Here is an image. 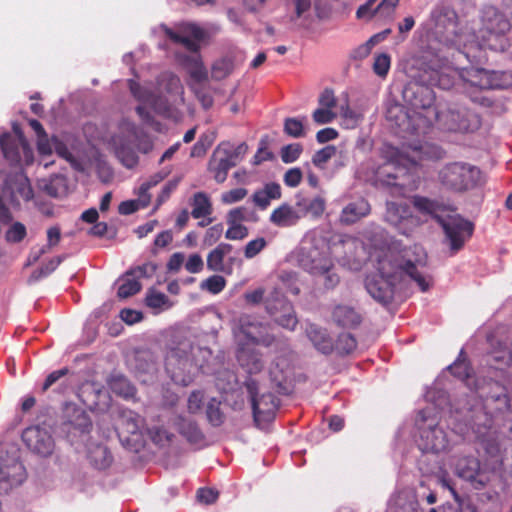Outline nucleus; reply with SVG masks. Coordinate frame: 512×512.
Masks as SVG:
<instances>
[{
  "label": "nucleus",
  "mask_w": 512,
  "mask_h": 512,
  "mask_svg": "<svg viewBox=\"0 0 512 512\" xmlns=\"http://www.w3.org/2000/svg\"><path fill=\"white\" fill-rule=\"evenodd\" d=\"M411 100L414 108L411 114H406L411 133L419 134L435 124L439 129L453 132H472L479 128L481 122L477 114L465 107L452 102H439L432 105L434 95L428 87L417 86Z\"/></svg>",
  "instance_id": "f257e3e1"
},
{
  "label": "nucleus",
  "mask_w": 512,
  "mask_h": 512,
  "mask_svg": "<svg viewBox=\"0 0 512 512\" xmlns=\"http://www.w3.org/2000/svg\"><path fill=\"white\" fill-rule=\"evenodd\" d=\"M386 262L392 269L390 273L386 271V298L390 290L392 299L402 300L407 279L413 280L422 292L434 284L430 274L419 270L426 265V254L419 246L404 247L400 241L386 238Z\"/></svg>",
  "instance_id": "f03ea898"
},
{
  "label": "nucleus",
  "mask_w": 512,
  "mask_h": 512,
  "mask_svg": "<svg viewBox=\"0 0 512 512\" xmlns=\"http://www.w3.org/2000/svg\"><path fill=\"white\" fill-rule=\"evenodd\" d=\"M430 149L420 145L406 151L386 145V188L397 190L399 195L415 190L419 163L430 157Z\"/></svg>",
  "instance_id": "7ed1b4c3"
},
{
  "label": "nucleus",
  "mask_w": 512,
  "mask_h": 512,
  "mask_svg": "<svg viewBox=\"0 0 512 512\" xmlns=\"http://www.w3.org/2000/svg\"><path fill=\"white\" fill-rule=\"evenodd\" d=\"M348 262L353 261L356 265L363 262L370 263L374 272L367 274L365 279V288L372 298L381 304H384V268L382 261L384 259L383 243L372 244L364 243L360 239L347 236L341 241Z\"/></svg>",
  "instance_id": "20e7f679"
},
{
  "label": "nucleus",
  "mask_w": 512,
  "mask_h": 512,
  "mask_svg": "<svg viewBox=\"0 0 512 512\" xmlns=\"http://www.w3.org/2000/svg\"><path fill=\"white\" fill-rule=\"evenodd\" d=\"M439 180L448 190L462 193L481 184V171L469 163L453 162L440 170Z\"/></svg>",
  "instance_id": "39448f33"
},
{
  "label": "nucleus",
  "mask_w": 512,
  "mask_h": 512,
  "mask_svg": "<svg viewBox=\"0 0 512 512\" xmlns=\"http://www.w3.org/2000/svg\"><path fill=\"white\" fill-rule=\"evenodd\" d=\"M499 73L484 69H471L461 74L464 93L474 102L484 107H491L493 102L482 95L483 90L498 89Z\"/></svg>",
  "instance_id": "423d86ee"
},
{
  "label": "nucleus",
  "mask_w": 512,
  "mask_h": 512,
  "mask_svg": "<svg viewBox=\"0 0 512 512\" xmlns=\"http://www.w3.org/2000/svg\"><path fill=\"white\" fill-rule=\"evenodd\" d=\"M297 261L303 270L312 275H322L333 268L329 247L325 243L301 247Z\"/></svg>",
  "instance_id": "0eeeda50"
},
{
  "label": "nucleus",
  "mask_w": 512,
  "mask_h": 512,
  "mask_svg": "<svg viewBox=\"0 0 512 512\" xmlns=\"http://www.w3.org/2000/svg\"><path fill=\"white\" fill-rule=\"evenodd\" d=\"M192 362L187 348H171L165 358V369L171 380L178 385L188 386L193 381Z\"/></svg>",
  "instance_id": "6e6552de"
},
{
  "label": "nucleus",
  "mask_w": 512,
  "mask_h": 512,
  "mask_svg": "<svg viewBox=\"0 0 512 512\" xmlns=\"http://www.w3.org/2000/svg\"><path fill=\"white\" fill-rule=\"evenodd\" d=\"M245 387L249 394L253 417L256 422L269 421L275 416L278 409L279 399L271 392L258 396V383L254 379H247Z\"/></svg>",
  "instance_id": "1a4fd4ad"
},
{
  "label": "nucleus",
  "mask_w": 512,
  "mask_h": 512,
  "mask_svg": "<svg viewBox=\"0 0 512 512\" xmlns=\"http://www.w3.org/2000/svg\"><path fill=\"white\" fill-rule=\"evenodd\" d=\"M435 218L442 226L446 239L449 241L452 254L458 252L464 246L465 242L470 239L474 231L472 222L460 217L452 216L448 219H442L435 215Z\"/></svg>",
  "instance_id": "9d476101"
},
{
  "label": "nucleus",
  "mask_w": 512,
  "mask_h": 512,
  "mask_svg": "<svg viewBox=\"0 0 512 512\" xmlns=\"http://www.w3.org/2000/svg\"><path fill=\"white\" fill-rule=\"evenodd\" d=\"M237 324L244 337L254 345L271 347L276 342V337L270 333L269 324L258 321L252 315L241 314Z\"/></svg>",
  "instance_id": "9b49d317"
},
{
  "label": "nucleus",
  "mask_w": 512,
  "mask_h": 512,
  "mask_svg": "<svg viewBox=\"0 0 512 512\" xmlns=\"http://www.w3.org/2000/svg\"><path fill=\"white\" fill-rule=\"evenodd\" d=\"M473 390L483 400L495 403L498 411L510 410V397L507 393V388L499 381L487 377L476 378Z\"/></svg>",
  "instance_id": "f8f14e48"
},
{
  "label": "nucleus",
  "mask_w": 512,
  "mask_h": 512,
  "mask_svg": "<svg viewBox=\"0 0 512 512\" xmlns=\"http://www.w3.org/2000/svg\"><path fill=\"white\" fill-rule=\"evenodd\" d=\"M426 411L418 414L417 425L420 426V448L425 452L440 453L448 449L449 440L446 432L439 426H429L423 428L422 422L426 420Z\"/></svg>",
  "instance_id": "ddd939ff"
},
{
  "label": "nucleus",
  "mask_w": 512,
  "mask_h": 512,
  "mask_svg": "<svg viewBox=\"0 0 512 512\" xmlns=\"http://www.w3.org/2000/svg\"><path fill=\"white\" fill-rule=\"evenodd\" d=\"M22 440L29 450L43 457H47L53 452L54 440L52 435L39 426L26 428L22 433Z\"/></svg>",
  "instance_id": "4468645a"
},
{
  "label": "nucleus",
  "mask_w": 512,
  "mask_h": 512,
  "mask_svg": "<svg viewBox=\"0 0 512 512\" xmlns=\"http://www.w3.org/2000/svg\"><path fill=\"white\" fill-rule=\"evenodd\" d=\"M63 429L68 434L83 435L89 433L92 422L88 414L76 405H68L65 409Z\"/></svg>",
  "instance_id": "2eb2a0df"
},
{
  "label": "nucleus",
  "mask_w": 512,
  "mask_h": 512,
  "mask_svg": "<svg viewBox=\"0 0 512 512\" xmlns=\"http://www.w3.org/2000/svg\"><path fill=\"white\" fill-rule=\"evenodd\" d=\"M26 479L24 465L14 460L10 464L0 465V491L8 492L13 487L21 485Z\"/></svg>",
  "instance_id": "dca6fc26"
},
{
  "label": "nucleus",
  "mask_w": 512,
  "mask_h": 512,
  "mask_svg": "<svg viewBox=\"0 0 512 512\" xmlns=\"http://www.w3.org/2000/svg\"><path fill=\"white\" fill-rule=\"evenodd\" d=\"M455 471L460 478L471 482L477 489L485 485L481 479L480 462L475 457H460L455 463Z\"/></svg>",
  "instance_id": "f3484780"
},
{
  "label": "nucleus",
  "mask_w": 512,
  "mask_h": 512,
  "mask_svg": "<svg viewBox=\"0 0 512 512\" xmlns=\"http://www.w3.org/2000/svg\"><path fill=\"white\" fill-rule=\"evenodd\" d=\"M386 221L401 234H406L407 224L411 222V211L405 201L386 203Z\"/></svg>",
  "instance_id": "a211bd4d"
},
{
  "label": "nucleus",
  "mask_w": 512,
  "mask_h": 512,
  "mask_svg": "<svg viewBox=\"0 0 512 512\" xmlns=\"http://www.w3.org/2000/svg\"><path fill=\"white\" fill-rule=\"evenodd\" d=\"M233 167L235 162L230 161L226 156L223 146H217L208 162V171L213 175L214 180L217 183L225 182L229 170Z\"/></svg>",
  "instance_id": "6ab92c4d"
},
{
  "label": "nucleus",
  "mask_w": 512,
  "mask_h": 512,
  "mask_svg": "<svg viewBox=\"0 0 512 512\" xmlns=\"http://www.w3.org/2000/svg\"><path fill=\"white\" fill-rule=\"evenodd\" d=\"M236 357L239 365L250 375L261 372L264 367L261 353L247 344L239 346Z\"/></svg>",
  "instance_id": "aec40b11"
},
{
  "label": "nucleus",
  "mask_w": 512,
  "mask_h": 512,
  "mask_svg": "<svg viewBox=\"0 0 512 512\" xmlns=\"http://www.w3.org/2000/svg\"><path fill=\"white\" fill-rule=\"evenodd\" d=\"M483 27L490 34L504 35L510 30L511 24L495 7H487L483 11Z\"/></svg>",
  "instance_id": "412c9836"
},
{
  "label": "nucleus",
  "mask_w": 512,
  "mask_h": 512,
  "mask_svg": "<svg viewBox=\"0 0 512 512\" xmlns=\"http://www.w3.org/2000/svg\"><path fill=\"white\" fill-rule=\"evenodd\" d=\"M371 212L369 202L364 198H359L348 203L341 211L339 221L344 225H352L368 216Z\"/></svg>",
  "instance_id": "4be33fe9"
},
{
  "label": "nucleus",
  "mask_w": 512,
  "mask_h": 512,
  "mask_svg": "<svg viewBox=\"0 0 512 512\" xmlns=\"http://www.w3.org/2000/svg\"><path fill=\"white\" fill-rule=\"evenodd\" d=\"M306 334L313 346L322 354L329 355L334 352V341L325 329L316 324H309Z\"/></svg>",
  "instance_id": "5701e85b"
},
{
  "label": "nucleus",
  "mask_w": 512,
  "mask_h": 512,
  "mask_svg": "<svg viewBox=\"0 0 512 512\" xmlns=\"http://www.w3.org/2000/svg\"><path fill=\"white\" fill-rule=\"evenodd\" d=\"M143 425V418L131 410H122L119 414L118 427L121 430L119 437L128 440L123 433L138 436Z\"/></svg>",
  "instance_id": "b1692460"
},
{
  "label": "nucleus",
  "mask_w": 512,
  "mask_h": 512,
  "mask_svg": "<svg viewBox=\"0 0 512 512\" xmlns=\"http://www.w3.org/2000/svg\"><path fill=\"white\" fill-rule=\"evenodd\" d=\"M333 321L343 328H355L361 323V315L351 306L337 305L332 311Z\"/></svg>",
  "instance_id": "393cba45"
},
{
  "label": "nucleus",
  "mask_w": 512,
  "mask_h": 512,
  "mask_svg": "<svg viewBox=\"0 0 512 512\" xmlns=\"http://www.w3.org/2000/svg\"><path fill=\"white\" fill-rule=\"evenodd\" d=\"M299 219H301V214L287 203H283L278 208L274 209L270 215V221L278 227L293 226Z\"/></svg>",
  "instance_id": "a878e982"
},
{
  "label": "nucleus",
  "mask_w": 512,
  "mask_h": 512,
  "mask_svg": "<svg viewBox=\"0 0 512 512\" xmlns=\"http://www.w3.org/2000/svg\"><path fill=\"white\" fill-rule=\"evenodd\" d=\"M453 376L463 381L467 387L473 390L476 379L472 377V368L468 363L467 356L463 350L460 351L457 360L448 367Z\"/></svg>",
  "instance_id": "bb28decb"
},
{
  "label": "nucleus",
  "mask_w": 512,
  "mask_h": 512,
  "mask_svg": "<svg viewBox=\"0 0 512 512\" xmlns=\"http://www.w3.org/2000/svg\"><path fill=\"white\" fill-rule=\"evenodd\" d=\"M192 208L191 216L194 219L209 217L213 213V206L210 197L205 192H196L189 200Z\"/></svg>",
  "instance_id": "cd10ccee"
},
{
  "label": "nucleus",
  "mask_w": 512,
  "mask_h": 512,
  "mask_svg": "<svg viewBox=\"0 0 512 512\" xmlns=\"http://www.w3.org/2000/svg\"><path fill=\"white\" fill-rule=\"evenodd\" d=\"M252 198L255 205L264 210L270 205L271 200L281 198V187L275 182L267 183L263 189L257 190Z\"/></svg>",
  "instance_id": "c85d7f7f"
},
{
  "label": "nucleus",
  "mask_w": 512,
  "mask_h": 512,
  "mask_svg": "<svg viewBox=\"0 0 512 512\" xmlns=\"http://www.w3.org/2000/svg\"><path fill=\"white\" fill-rule=\"evenodd\" d=\"M88 459L91 465L99 470L107 469L113 461L111 452L102 444L89 446Z\"/></svg>",
  "instance_id": "c756f323"
},
{
  "label": "nucleus",
  "mask_w": 512,
  "mask_h": 512,
  "mask_svg": "<svg viewBox=\"0 0 512 512\" xmlns=\"http://www.w3.org/2000/svg\"><path fill=\"white\" fill-rule=\"evenodd\" d=\"M232 245L220 243L207 255V268L214 272L224 271V257L232 251Z\"/></svg>",
  "instance_id": "7c9ffc66"
},
{
  "label": "nucleus",
  "mask_w": 512,
  "mask_h": 512,
  "mask_svg": "<svg viewBox=\"0 0 512 512\" xmlns=\"http://www.w3.org/2000/svg\"><path fill=\"white\" fill-rule=\"evenodd\" d=\"M108 386L114 394L125 399L132 398L136 394V388L123 375L111 376L108 381Z\"/></svg>",
  "instance_id": "2f4dec72"
},
{
  "label": "nucleus",
  "mask_w": 512,
  "mask_h": 512,
  "mask_svg": "<svg viewBox=\"0 0 512 512\" xmlns=\"http://www.w3.org/2000/svg\"><path fill=\"white\" fill-rule=\"evenodd\" d=\"M281 303L282 312H280L273 319L281 327L293 331L298 324V319L296 317L293 305L289 300H281Z\"/></svg>",
  "instance_id": "473e14b6"
},
{
  "label": "nucleus",
  "mask_w": 512,
  "mask_h": 512,
  "mask_svg": "<svg viewBox=\"0 0 512 512\" xmlns=\"http://www.w3.org/2000/svg\"><path fill=\"white\" fill-rule=\"evenodd\" d=\"M185 65L190 77L197 83H203L208 80V71L204 66L199 54L186 58Z\"/></svg>",
  "instance_id": "72a5a7b5"
},
{
  "label": "nucleus",
  "mask_w": 512,
  "mask_h": 512,
  "mask_svg": "<svg viewBox=\"0 0 512 512\" xmlns=\"http://www.w3.org/2000/svg\"><path fill=\"white\" fill-rule=\"evenodd\" d=\"M178 430L189 443L197 444L204 439V434L198 427L197 423L192 420L181 419L178 424Z\"/></svg>",
  "instance_id": "f704fd0d"
},
{
  "label": "nucleus",
  "mask_w": 512,
  "mask_h": 512,
  "mask_svg": "<svg viewBox=\"0 0 512 512\" xmlns=\"http://www.w3.org/2000/svg\"><path fill=\"white\" fill-rule=\"evenodd\" d=\"M356 347L357 341L350 333L339 334L337 340L334 342V351L340 356L351 354Z\"/></svg>",
  "instance_id": "c9c22d12"
},
{
  "label": "nucleus",
  "mask_w": 512,
  "mask_h": 512,
  "mask_svg": "<svg viewBox=\"0 0 512 512\" xmlns=\"http://www.w3.org/2000/svg\"><path fill=\"white\" fill-rule=\"evenodd\" d=\"M145 304L151 309H167L171 306L169 298L154 288L148 289L145 297Z\"/></svg>",
  "instance_id": "e433bc0d"
},
{
  "label": "nucleus",
  "mask_w": 512,
  "mask_h": 512,
  "mask_svg": "<svg viewBox=\"0 0 512 512\" xmlns=\"http://www.w3.org/2000/svg\"><path fill=\"white\" fill-rule=\"evenodd\" d=\"M163 31L172 42L183 45L188 51L194 53V55L199 54L200 45L197 41L182 36L167 26H163Z\"/></svg>",
  "instance_id": "4c0bfd02"
},
{
  "label": "nucleus",
  "mask_w": 512,
  "mask_h": 512,
  "mask_svg": "<svg viewBox=\"0 0 512 512\" xmlns=\"http://www.w3.org/2000/svg\"><path fill=\"white\" fill-rule=\"evenodd\" d=\"M221 402L212 398L206 407V416L209 423L214 427L221 426L225 421V415L220 409Z\"/></svg>",
  "instance_id": "58836bf2"
},
{
  "label": "nucleus",
  "mask_w": 512,
  "mask_h": 512,
  "mask_svg": "<svg viewBox=\"0 0 512 512\" xmlns=\"http://www.w3.org/2000/svg\"><path fill=\"white\" fill-rule=\"evenodd\" d=\"M234 65L232 60L222 58L214 62L211 69V75L214 80H222L229 76L233 71Z\"/></svg>",
  "instance_id": "ea45409f"
},
{
  "label": "nucleus",
  "mask_w": 512,
  "mask_h": 512,
  "mask_svg": "<svg viewBox=\"0 0 512 512\" xmlns=\"http://www.w3.org/2000/svg\"><path fill=\"white\" fill-rule=\"evenodd\" d=\"M281 300H288L284 295L278 291L272 292L267 298H265L264 304L266 312L271 316L275 317L282 312Z\"/></svg>",
  "instance_id": "a19ab883"
},
{
  "label": "nucleus",
  "mask_w": 512,
  "mask_h": 512,
  "mask_svg": "<svg viewBox=\"0 0 512 512\" xmlns=\"http://www.w3.org/2000/svg\"><path fill=\"white\" fill-rule=\"evenodd\" d=\"M218 146H223L226 156L230 161L235 162V166L241 161L248 151V146L244 142L235 147L229 142H222Z\"/></svg>",
  "instance_id": "79ce46f5"
},
{
  "label": "nucleus",
  "mask_w": 512,
  "mask_h": 512,
  "mask_svg": "<svg viewBox=\"0 0 512 512\" xmlns=\"http://www.w3.org/2000/svg\"><path fill=\"white\" fill-rule=\"evenodd\" d=\"M458 78H461V74L456 71H441L435 74L433 81L439 88L448 90L455 85Z\"/></svg>",
  "instance_id": "37998d69"
},
{
  "label": "nucleus",
  "mask_w": 512,
  "mask_h": 512,
  "mask_svg": "<svg viewBox=\"0 0 512 512\" xmlns=\"http://www.w3.org/2000/svg\"><path fill=\"white\" fill-rule=\"evenodd\" d=\"M383 5L384 0H368L357 9L356 17L360 20H370Z\"/></svg>",
  "instance_id": "c03bdc74"
},
{
  "label": "nucleus",
  "mask_w": 512,
  "mask_h": 512,
  "mask_svg": "<svg viewBox=\"0 0 512 512\" xmlns=\"http://www.w3.org/2000/svg\"><path fill=\"white\" fill-rule=\"evenodd\" d=\"M141 287V283L138 281V279L130 278V276H127V278L119 286L117 295L119 298H128L137 294L141 290Z\"/></svg>",
  "instance_id": "a18cd8bd"
},
{
  "label": "nucleus",
  "mask_w": 512,
  "mask_h": 512,
  "mask_svg": "<svg viewBox=\"0 0 512 512\" xmlns=\"http://www.w3.org/2000/svg\"><path fill=\"white\" fill-rule=\"evenodd\" d=\"M337 149L334 145H327L316 151L312 157V163L318 168H324L325 164L336 155Z\"/></svg>",
  "instance_id": "49530a36"
},
{
  "label": "nucleus",
  "mask_w": 512,
  "mask_h": 512,
  "mask_svg": "<svg viewBox=\"0 0 512 512\" xmlns=\"http://www.w3.org/2000/svg\"><path fill=\"white\" fill-rule=\"evenodd\" d=\"M413 205L421 213L432 216L435 215L439 209L437 202L422 196H415L413 198Z\"/></svg>",
  "instance_id": "de8ad7c7"
},
{
  "label": "nucleus",
  "mask_w": 512,
  "mask_h": 512,
  "mask_svg": "<svg viewBox=\"0 0 512 512\" xmlns=\"http://www.w3.org/2000/svg\"><path fill=\"white\" fill-rule=\"evenodd\" d=\"M396 505L399 508L398 512H418V501L411 493H404L398 496Z\"/></svg>",
  "instance_id": "09e8293b"
},
{
  "label": "nucleus",
  "mask_w": 512,
  "mask_h": 512,
  "mask_svg": "<svg viewBox=\"0 0 512 512\" xmlns=\"http://www.w3.org/2000/svg\"><path fill=\"white\" fill-rule=\"evenodd\" d=\"M284 132L293 138H301L305 136L303 122L298 118H286L284 121Z\"/></svg>",
  "instance_id": "8fccbe9b"
},
{
  "label": "nucleus",
  "mask_w": 512,
  "mask_h": 512,
  "mask_svg": "<svg viewBox=\"0 0 512 512\" xmlns=\"http://www.w3.org/2000/svg\"><path fill=\"white\" fill-rule=\"evenodd\" d=\"M302 151L303 146L300 143L285 145L281 149V159L286 164L293 163L300 157Z\"/></svg>",
  "instance_id": "3c124183"
},
{
  "label": "nucleus",
  "mask_w": 512,
  "mask_h": 512,
  "mask_svg": "<svg viewBox=\"0 0 512 512\" xmlns=\"http://www.w3.org/2000/svg\"><path fill=\"white\" fill-rule=\"evenodd\" d=\"M27 235L26 227L21 222L13 223L6 231L5 239L10 243H19Z\"/></svg>",
  "instance_id": "603ef678"
},
{
  "label": "nucleus",
  "mask_w": 512,
  "mask_h": 512,
  "mask_svg": "<svg viewBox=\"0 0 512 512\" xmlns=\"http://www.w3.org/2000/svg\"><path fill=\"white\" fill-rule=\"evenodd\" d=\"M226 285L224 277L220 275H212L201 283V288L212 294L220 293Z\"/></svg>",
  "instance_id": "864d4df0"
},
{
  "label": "nucleus",
  "mask_w": 512,
  "mask_h": 512,
  "mask_svg": "<svg viewBox=\"0 0 512 512\" xmlns=\"http://www.w3.org/2000/svg\"><path fill=\"white\" fill-rule=\"evenodd\" d=\"M61 239V232L58 227H51L47 231V245L43 246L33 260L37 261L41 255L46 253L51 247L56 246Z\"/></svg>",
  "instance_id": "5fc2aeb1"
},
{
  "label": "nucleus",
  "mask_w": 512,
  "mask_h": 512,
  "mask_svg": "<svg viewBox=\"0 0 512 512\" xmlns=\"http://www.w3.org/2000/svg\"><path fill=\"white\" fill-rule=\"evenodd\" d=\"M337 117L336 112L331 109L319 107L312 113L313 121L318 125H324L333 122Z\"/></svg>",
  "instance_id": "6e6d98bb"
},
{
  "label": "nucleus",
  "mask_w": 512,
  "mask_h": 512,
  "mask_svg": "<svg viewBox=\"0 0 512 512\" xmlns=\"http://www.w3.org/2000/svg\"><path fill=\"white\" fill-rule=\"evenodd\" d=\"M157 270V265L153 262H147L143 265L134 267L127 271L126 276H134L137 275L138 277L143 278H151Z\"/></svg>",
  "instance_id": "4d7b16f0"
},
{
  "label": "nucleus",
  "mask_w": 512,
  "mask_h": 512,
  "mask_svg": "<svg viewBox=\"0 0 512 512\" xmlns=\"http://www.w3.org/2000/svg\"><path fill=\"white\" fill-rule=\"evenodd\" d=\"M61 261L62 260L60 257L51 259L48 263L41 266L38 270H35L32 273L30 279L37 281L42 277L48 276L50 273H52L58 267V265L61 263Z\"/></svg>",
  "instance_id": "13d9d810"
},
{
  "label": "nucleus",
  "mask_w": 512,
  "mask_h": 512,
  "mask_svg": "<svg viewBox=\"0 0 512 512\" xmlns=\"http://www.w3.org/2000/svg\"><path fill=\"white\" fill-rule=\"evenodd\" d=\"M247 193L248 191L245 188H235L229 190L227 192L222 193L221 202L226 205L239 202L247 196Z\"/></svg>",
  "instance_id": "bf43d9fd"
},
{
  "label": "nucleus",
  "mask_w": 512,
  "mask_h": 512,
  "mask_svg": "<svg viewBox=\"0 0 512 512\" xmlns=\"http://www.w3.org/2000/svg\"><path fill=\"white\" fill-rule=\"evenodd\" d=\"M223 234V225L221 223L209 227L204 235L203 244L205 246L214 245Z\"/></svg>",
  "instance_id": "052dcab7"
},
{
  "label": "nucleus",
  "mask_w": 512,
  "mask_h": 512,
  "mask_svg": "<svg viewBox=\"0 0 512 512\" xmlns=\"http://www.w3.org/2000/svg\"><path fill=\"white\" fill-rule=\"evenodd\" d=\"M384 40V32H379L375 35H373L365 44L361 45L357 50H356V54L358 55V57L360 58H365L367 57L372 48L377 44V43H380L381 41Z\"/></svg>",
  "instance_id": "680f3d73"
},
{
  "label": "nucleus",
  "mask_w": 512,
  "mask_h": 512,
  "mask_svg": "<svg viewBox=\"0 0 512 512\" xmlns=\"http://www.w3.org/2000/svg\"><path fill=\"white\" fill-rule=\"evenodd\" d=\"M265 246L266 241L263 237L251 240L245 246L244 255L248 259L253 258L261 252Z\"/></svg>",
  "instance_id": "e2e57ef3"
},
{
  "label": "nucleus",
  "mask_w": 512,
  "mask_h": 512,
  "mask_svg": "<svg viewBox=\"0 0 512 512\" xmlns=\"http://www.w3.org/2000/svg\"><path fill=\"white\" fill-rule=\"evenodd\" d=\"M302 178H303V174H302V171L300 168L298 167H294V168H290L289 170L286 171V173L284 174V183L285 185H287L288 187H297L301 181H302Z\"/></svg>",
  "instance_id": "0e129e2a"
},
{
  "label": "nucleus",
  "mask_w": 512,
  "mask_h": 512,
  "mask_svg": "<svg viewBox=\"0 0 512 512\" xmlns=\"http://www.w3.org/2000/svg\"><path fill=\"white\" fill-rule=\"evenodd\" d=\"M248 236V229L242 224L229 225L225 237L229 240H242Z\"/></svg>",
  "instance_id": "69168bd1"
},
{
  "label": "nucleus",
  "mask_w": 512,
  "mask_h": 512,
  "mask_svg": "<svg viewBox=\"0 0 512 512\" xmlns=\"http://www.w3.org/2000/svg\"><path fill=\"white\" fill-rule=\"evenodd\" d=\"M318 103L320 107L333 110L337 105V99L332 89L326 88L320 94Z\"/></svg>",
  "instance_id": "338daca9"
},
{
  "label": "nucleus",
  "mask_w": 512,
  "mask_h": 512,
  "mask_svg": "<svg viewBox=\"0 0 512 512\" xmlns=\"http://www.w3.org/2000/svg\"><path fill=\"white\" fill-rule=\"evenodd\" d=\"M204 394L200 390L193 391L188 397V410L191 413H197L202 408Z\"/></svg>",
  "instance_id": "774afa93"
}]
</instances>
